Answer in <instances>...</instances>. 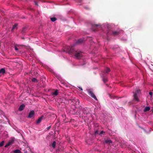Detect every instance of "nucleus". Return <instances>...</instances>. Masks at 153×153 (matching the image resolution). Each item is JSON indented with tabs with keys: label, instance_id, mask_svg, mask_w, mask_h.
<instances>
[{
	"label": "nucleus",
	"instance_id": "1",
	"mask_svg": "<svg viewBox=\"0 0 153 153\" xmlns=\"http://www.w3.org/2000/svg\"><path fill=\"white\" fill-rule=\"evenodd\" d=\"M74 46L71 47L69 46H65L64 50V52H66L69 54H75V56L76 59H79L82 57V52L79 51L75 50L73 48Z\"/></svg>",
	"mask_w": 153,
	"mask_h": 153
},
{
	"label": "nucleus",
	"instance_id": "2",
	"mask_svg": "<svg viewBox=\"0 0 153 153\" xmlns=\"http://www.w3.org/2000/svg\"><path fill=\"white\" fill-rule=\"evenodd\" d=\"M88 92L89 93V94L92 98H94L95 100H97V99L96 96L93 93V91L90 89L88 90Z\"/></svg>",
	"mask_w": 153,
	"mask_h": 153
},
{
	"label": "nucleus",
	"instance_id": "3",
	"mask_svg": "<svg viewBox=\"0 0 153 153\" xmlns=\"http://www.w3.org/2000/svg\"><path fill=\"white\" fill-rule=\"evenodd\" d=\"M88 92L89 93V94L92 98H94L95 100H97V99L96 96L93 93V91L90 89L88 90Z\"/></svg>",
	"mask_w": 153,
	"mask_h": 153
},
{
	"label": "nucleus",
	"instance_id": "4",
	"mask_svg": "<svg viewBox=\"0 0 153 153\" xmlns=\"http://www.w3.org/2000/svg\"><path fill=\"white\" fill-rule=\"evenodd\" d=\"M140 91L139 90H137L134 93V99L137 101H139V99L138 98L137 94L139 92H140Z\"/></svg>",
	"mask_w": 153,
	"mask_h": 153
},
{
	"label": "nucleus",
	"instance_id": "5",
	"mask_svg": "<svg viewBox=\"0 0 153 153\" xmlns=\"http://www.w3.org/2000/svg\"><path fill=\"white\" fill-rule=\"evenodd\" d=\"M35 114V112L33 110H32L31 111L29 114V115H28L27 117L28 118H31Z\"/></svg>",
	"mask_w": 153,
	"mask_h": 153
},
{
	"label": "nucleus",
	"instance_id": "6",
	"mask_svg": "<svg viewBox=\"0 0 153 153\" xmlns=\"http://www.w3.org/2000/svg\"><path fill=\"white\" fill-rule=\"evenodd\" d=\"M105 143L106 144H108L110 146H111V144L112 143V140L109 139H107L106 140H105Z\"/></svg>",
	"mask_w": 153,
	"mask_h": 153
},
{
	"label": "nucleus",
	"instance_id": "7",
	"mask_svg": "<svg viewBox=\"0 0 153 153\" xmlns=\"http://www.w3.org/2000/svg\"><path fill=\"white\" fill-rule=\"evenodd\" d=\"M44 117L43 115L42 116L40 117H39L36 121V123L38 124L40 123L42 121V119L44 118Z\"/></svg>",
	"mask_w": 153,
	"mask_h": 153
},
{
	"label": "nucleus",
	"instance_id": "8",
	"mask_svg": "<svg viewBox=\"0 0 153 153\" xmlns=\"http://www.w3.org/2000/svg\"><path fill=\"white\" fill-rule=\"evenodd\" d=\"M18 25L17 24H15L14 25H13V27L12 28L11 31L12 32H13L14 30L15 29H17V26Z\"/></svg>",
	"mask_w": 153,
	"mask_h": 153
},
{
	"label": "nucleus",
	"instance_id": "9",
	"mask_svg": "<svg viewBox=\"0 0 153 153\" xmlns=\"http://www.w3.org/2000/svg\"><path fill=\"white\" fill-rule=\"evenodd\" d=\"M51 94L52 96H57L58 94V90H56L54 92H52Z\"/></svg>",
	"mask_w": 153,
	"mask_h": 153
},
{
	"label": "nucleus",
	"instance_id": "10",
	"mask_svg": "<svg viewBox=\"0 0 153 153\" xmlns=\"http://www.w3.org/2000/svg\"><path fill=\"white\" fill-rule=\"evenodd\" d=\"M25 107V105L24 104H22L19 107V110L20 111H22L24 109Z\"/></svg>",
	"mask_w": 153,
	"mask_h": 153
},
{
	"label": "nucleus",
	"instance_id": "11",
	"mask_svg": "<svg viewBox=\"0 0 153 153\" xmlns=\"http://www.w3.org/2000/svg\"><path fill=\"white\" fill-rule=\"evenodd\" d=\"M119 32L117 31H113L112 32L113 35L114 36L119 35Z\"/></svg>",
	"mask_w": 153,
	"mask_h": 153
},
{
	"label": "nucleus",
	"instance_id": "12",
	"mask_svg": "<svg viewBox=\"0 0 153 153\" xmlns=\"http://www.w3.org/2000/svg\"><path fill=\"white\" fill-rule=\"evenodd\" d=\"M5 70L4 68H2L0 70V73L1 74H4L5 73Z\"/></svg>",
	"mask_w": 153,
	"mask_h": 153
},
{
	"label": "nucleus",
	"instance_id": "13",
	"mask_svg": "<svg viewBox=\"0 0 153 153\" xmlns=\"http://www.w3.org/2000/svg\"><path fill=\"white\" fill-rule=\"evenodd\" d=\"M150 109V108L149 106H146L144 109V112H146L149 111Z\"/></svg>",
	"mask_w": 153,
	"mask_h": 153
},
{
	"label": "nucleus",
	"instance_id": "14",
	"mask_svg": "<svg viewBox=\"0 0 153 153\" xmlns=\"http://www.w3.org/2000/svg\"><path fill=\"white\" fill-rule=\"evenodd\" d=\"M83 40L82 39H79L77 40L76 42V44H78L81 43L83 42Z\"/></svg>",
	"mask_w": 153,
	"mask_h": 153
},
{
	"label": "nucleus",
	"instance_id": "15",
	"mask_svg": "<svg viewBox=\"0 0 153 153\" xmlns=\"http://www.w3.org/2000/svg\"><path fill=\"white\" fill-rule=\"evenodd\" d=\"M86 109H87V108L84 109L83 110V113L85 114H89L90 113H89V111H87L86 110Z\"/></svg>",
	"mask_w": 153,
	"mask_h": 153
},
{
	"label": "nucleus",
	"instance_id": "16",
	"mask_svg": "<svg viewBox=\"0 0 153 153\" xmlns=\"http://www.w3.org/2000/svg\"><path fill=\"white\" fill-rule=\"evenodd\" d=\"M56 144V143L55 141H53L52 144L51 146L53 149H55V148Z\"/></svg>",
	"mask_w": 153,
	"mask_h": 153
},
{
	"label": "nucleus",
	"instance_id": "17",
	"mask_svg": "<svg viewBox=\"0 0 153 153\" xmlns=\"http://www.w3.org/2000/svg\"><path fill=\"white\" fill-rule=\"evenodd\" d=\"M14 153H21L22 152L19 149H17L13 151Z\"/></svg>",
	"mask_w": 153,
	"mask_h": 153
},
{
	"label": "nucleus",
	"instance_id": "18",
	"mask_svg": "<svg viewBox=\"0 0 153 153\" xmlns=\"http://www.w3.org/2000/svg\"><path fill=\"white\" fill-rule=\"evenodd\" d=\"M14 139L13 138H12L11 139L9 142L8 143L11 145V144H13L14 142Z\"/></svg>",
	"mask_w": 153,
	"mask_h": 153
},
{
	"label": "nucleus",
	"instance_id": "19",
	"mask_svg": "<svg viewBox=\"0 0 153 153\" xmlns=\"http://www.w3.org/2000/svg\"><path fill=\"white\" fill-rule=\"evenodd\" d=\"M110 71V68H107L105 70V72L107 73H109Z\"/></svg>",
	"mask_w": 153,
	"mask_h": 153
},
{
	"label": "nucleus",
	"instance_id": "20",
	"mask_svg": "<svg viewBox=\"0 0 153 153\" xmlns=\"http://www.w3.org/2000/svg\"><path fill=\"white\" fill-rule=\"evenodd\" d=\"M51 20L53 22H54L56 20V19L55 17H52L51 18Z\"/></svg>",
	"mask_w": 153,
	"mask_h": 153
},
{
	"label": "nucleus",
	"instance_id": "21",
	"mask_svg": "<svg viewBox=\"0 0 153 153\" xmlns=\"http://www.w3.org/2000/svg\"><path fill=\"white\" fill-rule=\"evenodd\" d=\"M105 134V132L104 131H102L100 132V133L99 134V135H101L102 134H103L104 135Z\"/></svg>",
	"mask_w": 153,
	"mask_h": 153
},
{
	"label": "nucleus",
	"instance_id": "22",
	"mask_svg": "<svg viewBox=\"0 0 153 153\" xmlns=\"http://www.w3.org/2000/svg\"><path fill=\"white\" fill-rule=\"evenodd\" d=\"M103 81L104 83H106L108 81L107 79L106 78H105L104 77H103Z\"/></svg>",
	"mask_w": 153,
	"mask_h": 153
},
{
	"label": "nucleus",
	"instance_id": "23",
	"mask_svg": "<svg viewBox=\"0 0 153 153\" xmlns=\"http://www.w3.org/2000/svg\"><path fill=\"white\" fill-rule=\"evenodd\" d=\"M4 141H3L0 143V147L4 145Z\"/></svg>",
	"mask_w": 153,
	"mask_h": 153
},
{
	"label": "nucleus",
	"instance_id": "24",
	"mask_svg": "<svg viewBox=\"0 0 153 153\" xmlns=\"http://www.w3.org/2000/svg\"><path fill=\"white\" fill-rule=\"evenodd\" d=\"M25 27H24L23 28V29L22 31V33H24L25 32Z\"/></svg>",
	"mask_w": 153,
	"mask_h": 153
},
{
	"label": "nucleus",
	"instance_id": "25",
	"mask_svg": "<svg viewBox=\"0 0 153 153\" xmlns=\"http://www.w3.org/2000/svg\"><path fill=\"white\" fill-rule=\"evenodd\" d=\"M32 81L33 82H36L37 81V79L35 78H33L32 79Z\"/></svg>",
	"mask_w": 153,
	"mask_h": 153
},
{
	"label": "nucleus",
	"instance_id": "26",
	"mask_svg": "<svg viewBox=\"0 0 153 153\" xmlns=\"http://www.w3.org/2000/svg\"><path fill=\"white\" fill-rule=\"evenodd\" d=\"M93 27H101L100 25H95Z\"/></svg>",
	"mask_w": 153,
	"mask_h": 153
},
{
	"label": "nucleus",
	"instance_id": "27",
	"mask_svg": "<svg viewBox=\"0 0 153 153\" xmlns=\"http://www.w3.org/2000/svg\"><path fill=\"white\" fill-rule=\"evenodd\" d=\"M10 145L8 143L5 145L4 147H7L8 146H10Z\"/></svg>",
	"mask_w": 153,
	"mask_h": 153
},
{
	"label": "nucleus",
	"instance_id": "28",
	"mask_svg": "<svg viewBox=\"0 0 153 153\" xmlns=\"http://www.w3.org/2000/svg\"><path fill=\"white\" fill-rule=\"evenodd\" d=\"M35 4V5L39 6L38 4V2L36 1H34Z\"/></svg>",
	"mask_w": 153,
	"mask_h": 153
},
{
	"label": "nucleus",
	"instance_id": "29",
	"mask_svg": "<svg viewBox=\"0 0 153 153\" xmlns=\"http://www.w3.org/2000/svg\"><path fill=\"white\" fill-rule=\"evenodd\" d=\"M51 128V126H50L48 127L46 129H47V130H49Z\"/></svg>",
	"mask_w": 153,
	"mask_h": 153
},
{
	"label": "nucleus",
	"instance_id": "30",
	"mask_svg": "<svg viewBox=\"0 0 153 153\" xmlns=\"http://www.w3.org/2000/svg\"><path fill=\"white\" fill-rule=\"evenodd\" d=\"M98 130H97L95 131V134H98Z\"/></svg>",
	"mask_w": 153,
	"mask_h": 153
},
{
	"label": "nucleus",
	"instance_id": "31",
	"mask_svg": "<svg viewBox=\"0 0 153 153\" xmlns=\"http://www.w3.org/2000/svg\"><path fill=\"white\" fill-rule=\"evenodd\" d=\"M152 92H150L149 93V94L151 95H152Z\"/></svg>",
	"mask_w": 153,
	"mask_h": 153
},
{
	"label": "nucleus",
	"instance_id": "32",
	"mask_svg": "<svg viewBox=\"0 0 153 153\" xmlns=\"http://www.w3.org/2000/svg\"><path fill=\"white\" fill-rule=\"evenodd\" d=\"M15 50H18V48H17V47H16L15 48Z\"/></svg>",
	"mask_w": 153,
	"mask_h": 153
},
{
	"label": "nucleus",
	"instance_id": "33",
	"mask_svg": "<svg viewBox=\"0 0 153 153\" xmlns=\"http://www.w3.org/2000/svg\"><path fill=\"white\" fill-rule=\"evenodd\" d=\"M79 88L81 90H82V88H81V87H79Z\"/></svg>",
	"mask_w": 153,
	"mask_h": 153
},
{
	"label": "nucleus",
	"instance_id": "34",
	"mask_svg": "<svg viewBox=\"0 0 153 153\" xmlns=\"http://www.w3.org/2000/svg\"><path fill=\"white\" fill-rule=\"evenodd\" d=\"M24 153H27V151H25V152Z\"/></svg>",
	"mask_w": 153,
	"mask_h": 153
},
{
	"label": "nucleus",
	"instance_id": "35",
	"mask_svg": "<svg viewBox=\"0 0 153 153\" xmlns=\"http://www.w3.org/2000/svg\"><path fill=\"white\" fill-rule=\"evenodd\" d=\"M79 2H80L81 1H82V0H79Z\"/></svg>",
	"mask_w": 153,
	"mask_h": 153
},
{
	"label": "nucleus",
	"instance_id": "36",
	"mask_svg": "<svg viewBox=\"0 0 153 153\" xmlns=\"http://www.w3.org/2000/svg\"><path fill=\"white\" fill-rule=\"evenodd\" d=\"M22 39H25L24 37H22Z\"/></svg>",
	"mask_w": 153,
	"mask_h": 153
},
{
	"label": "nucleus",
	"instance_id": "37",
	"mask_svg": "<svg viewBox=\"0 0 153 153\" xmlns=\"http://www.w3.org/2000/svg\"><path fill=\"white\" fill-rule=\"evenodd\" d=\"M151 111H152V112H153V109L151 110Z\"/></svg>",
	"mask_w": 153,
	"mask_h": 153
},
{
	"label": "nucleus",
	"instance_id": "38",
	"mask_svg": "<svg viewBox=\"0 0 153 153\" xmlns=\"http://www.w3.org/2000/svg\"><path fill=\"white\" fill-rule=\"evenodd\" d=\"M96 30H94V31H96Z\"/></svg>",
	"mask_w": 153,
	"mask_h": 153
},
{
	"label": "nucleus",
	"instance_id": "39",
	"mask_svg": "<svg viewBox=\"0 0 153 153\" xmlns=\"http://www.w3.org/2000/svg\"><path fill=\"white\" fill-rule=\"evenodd\" d=\"M1 74V73H0V74Z\"/></svg>",
	"mask_w": 153,
	"mask_h": 153
}]
</instances>
